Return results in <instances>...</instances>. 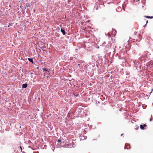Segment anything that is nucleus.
Instances as JSON below:
<instances>
[{
  "label": "nucleus",
  "instance_id": "nucleus-1",
  "mask_svg": "<svg viewBox=\"0 0 153 153\" xmlns=\"http://www.w3.org/2000/svg\"><path fill=\"white\" fill-rule=\"evenodd\" d=\"M27 83L23 84L22 85V87L24 88H25L27 87Z\"/></svg>",
  "mask_w": 153,
  "mask_h": 153
},
{
  "label": "nucleus",
  "instance_id": "nucleus-2",
  "mask_svg": "<svg viewBox=\"0 0 153 153\" xmlns=\"http://www.w3.org/2000/svg\"><path fill=\"white\" fill-rule=\"evenodd\" d=\"M61 31L63 33V35H65V30H63L62 29H61Z\"/></svg>",
  "mask_w": 153,
  "mask_h": 153
},
{
  "label": "nucleus",
  "instance_id": "nucleus-3",
  "mask_svg": "<svg viewBox=\"0 0 153 153\" xmlns=\"http://www.w3.org/2000/svg\"><path fill=\"white\" fill-rule=\"evenodd\" d=\"M145 17H146V18H150V19H152L153 18V16H145Z\"/></svg>",
  "mask_w": 153,
  "mask_h": 153
},
{
  "label": "nucleus",
  "instance_id": "nucleus-4",
  "mask_svg": "<svg viewBox=\"0 0 153 153\" xmlns=\"http://www.w3.org/2000/svg\"><path fill=\"white\" fill-rule=\"evenodd\" d=\"M28 59L30 62H32V63H33L32 59L28 58Z\"/></svg>",
  "mask_w": 153,
  "mask_h": 153
},
{
  "label": "nucleus",
  "instance_id": "nucleus-5",
  "mask_svg": "<svg viewBox=\"0 0 153 153\" xmlns=\"http://www.w3.org/2000/svg\"><path fill=\"white\" fill-rule=\"evenodd\" d=\"M140 128L141 129H144V127L142 125H140Z\"/></svg>",
  "mask_w": 153,
  "mask_h": 153
},
{
  "label": "nucleus",
  "instance_id": "nucleus-6",
  "mask_svg": "<svg viewBox=\"0 0 153 153\" xmlns=\"http://www.w3.org/2000/svg\"><path fill=\"white\" fill-rule=\"evenodd\" d=\"M143 126L144 127H146V125L145 124H144V125H143Z\"/></svg>",
  "mask_w": 153,
  "mask_h": 153
},
{
  "label": "nucleus",
  "instance_id": "nucleus-7",
  "mask_svg": "<svg viewBox=\"0 0 153 153\" xmlns=\"http://www.w3.org/2000/svg\"><path fill=\"white\" fill-rule=\"evenodd\" d=\"M43 70H45V71H48V70L46 68H44L43 69Z\"/></svg>",
  "mask_w": 153,
  "mask_h": 153
},
{
  "label": "nucleus",
  "instance_id": "nucleus-8",
  "mask_svg": "<svg viewBox=\"0 0 153 153\" xmlns=\"http://www.w3.org/2000/svg\"><path fill=\"white\" fill-rule=\"evenodd\" d=\"M61 141V140H59L58 141L59 142H60Z\"/></svg>",
  "mask_w": 153,
  "mask_h": 153
},
{
  "label": "nucleus",
  "instance_id": "nucleus-9",
  "mask_svg": "<svg viewBox=\"0 0 153 153\" xmlns=\"http://www.w3.org/2000/svg\"><path fill=\"white\" fill-rule=\"evenodd\" d=\"M146 24L148 23V20L146 21Z\"/></svg>",
  "mask_w": 153,
  "mask_h": 153
},
{
  "label": "nucleus",
  "instance_id": "nucleus-10",
  "mask_svg": "<svg viewBox=\"0 0 153 153\" xmlns=\"http://www.w3.org/2000/svg\"><path fill=\"white\" fill-rule=\"evenodd\" d=\"M146 24L145 25H144V27H145L146 26Z\"/></svg>",
  "mask_w": 153,
  "mask_h": 153
},
{
  "label": "nucleus",
  "instance_id": "nucleus-11",
  "mask_svg": "<svg viewBox=\"0 0 153 153\" xmlns=\"http://www.w3.org/2000/svg\"><path fill=\"white\" fill-rule=\"evenodd\" d=\"M151 121V119H150V121Z\"/></svg>",
  "mask_w": 153,
  "mask_h": 153
}]
</instances>
